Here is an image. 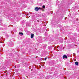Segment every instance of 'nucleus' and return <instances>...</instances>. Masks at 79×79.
I'll return each instance as SVG.
<instances>
[{
  "label": "nucleus",
  "instance_id": "nucleus-1",
  "mask_svg": "<svg viewBox=\"0 0 79 79\" xmlns=\"http://www.w3.org/2000/svg\"><path fill=\"white\" fill-rule=\"evenodd\" d=\"M35 11H37L39 10V9L38 7H36L35 9Z\"/></svg>",
  "mask_w": 79,
  "mask_h": 79
},
{
  "label": "nucleus",
  "instance_id": "nucleus-2",
  "mask_svg": "<svg viewBox=\"0 0 79 79\" xmlns=\"http://www.w3.org/2000/svg\"><path fill=\"white\" fill-rule=\"evenodd\" d=\"M63 59H64V58H68V57H67V56H66V55H64L63 56Z\"/></svg>",
  "mask_w": 79,
  "mask_h": 79
},
{
  "label": "nucleus",
  "instance_id": "nucleus-3",
  "mask_svg": "<svg viewBox=\"0 0 79 79\" xmlns=\"http://www.w3.org/2000/svg\"><path fill=\"white\" fill-rule=\"evenodd\" d=\"M34 37V34H31V38H32Z\"/></svg>",
  "mask_w": 79,
  "mask_h": 79
},
{
  "label": "nucleus",
  "instance_id": "nucleus-4",
  "mask_svg": "<svg viewBox=\"0 0 79 79\" xmlns=\"http://www.w3.org/2000/svg\"><path fill=\"white\" fill-rule=\"evenodd\" d=\"M76 65L77 66H78L79 65V64L78 63V62H76L75 63Z\"/></svg>",
  "mask_w": 79,
  "mask_h": 79
},
{
  "label": "nucleus",
  "instance_id": "nucleus-5",
  "mask_svg": "<svg viewBox=\"0 0 79 79\" xmlns=\"http://www.w3.org/2000/svg\"><path fill=\"white\" fill-rule=\"evenodd\" d=\"M19 34L20 35H23L24 34H23V33H22V32H19Z\"/></svg>",
  "mask_w": 79,
  "mask_h": 79
},
{
  "label": "nucleus",
  "instance_id": "nucleus-6",
  "mask_svg": "<svg viewBox=\"0 0 79 79\" xmlns=\"http://www.w3.org/2000/svg\"><path fill=\"white\" fill-rule=\"evenodd\" d=\"M42 10V8H41L40 7L38 8V10Z\"/></svg>",
  "mask_w": 79,
  "mask_h": 79
},
{
  "label": "nucleus",
  "instance_id": "nucleus-7",
  "mask_svg": "<svg viewBox=\"0 0 79 79\" xmlns=\"http://www.w3.org/2000/svg\"><path fill=\"white\" fill-rule=\"evenodd\" d=\"M42 7L43 8H45V6H43Z\"/></svg>",
  "mask_w": 79,
  "mask_h": 79
},
{
  "label": "nucleus",
  "instance_id": "nucleus-8",
  "mask_svg": "<svg viewBox=\"0 0 79 79\" xmlns=\"http://www.w3.org/2000/svg\"><path fill=\"white\" fill-rule=\"evenodd\" d=\"M47 58H44V60L45 61H46V60H47Z\"/></svg>",
  "mask_w": 79,
  "mask_h": 79
},
{
  "label": "nucleus",
  "instance_id": "nucleus-9",
  "mask_svg": "<svg viewBox=\"0 0 79 79\" xmlns=\"http://www.w3.org/2000/svg\"><path fill=\"white\" fill-rule=\"evenodd\" d=\"M50 46H49V47H48V48H50Z\"/></svg>",
  "mask_w": 79,
  "mask_h": 79
},
{
  "label": "nucleus",
  "instance_id": "nucleus-10",
  "mask_svg": "<svg viewBox=\"0 0 79 79\" xmlns=\"http://www.w3.org/2000/svg\"><path fill=\"white\" fill-rule=\"evenodd\" d=\"M52 48H50V49H51Z\"/></svg>",
  "mask_w": 79,
  "mask_h": 79
},
{
  "label": "nucleus",
  "instance_id": "nucleus-11",
  "mask_svg": "<svg viewBox=\"0 0 79 79\" xmlns=\"http://www.w3.org/2000/svg\"><path fill=\"white\" fill-rule=\"evenodd\" d=\"M29 15V14H27V15Z\"/></svg>",
  "mask_w": 79,
  "mask_h": 79
},
{
  "label": "nucleus",
  "instance_id": "nucleus-12",
  "mask_svg": "<svg viewBox=\"0 0 79 79\" xmlns=\"http://www.w3.org/2000/svg\"><path fill=\"white\" fill-rule=\"evenodd\" d=\"M57 2H58V1H57Z\"/></svg>",
  "mask_w": 79,
  "mask_h": 79
}]
</instances>
